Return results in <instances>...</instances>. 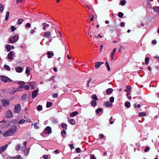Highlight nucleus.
<instances>
[{
    "label": "nucleus",
    "instance_id": "473e14b6",
    "mask_svg": "<svg viewBox=\"0 0 159 159\" xmlns=\"http://www.w3.org/2000/svg\"><path fill=\"white\" fill-rule=\"evenodd\" d=\"M149 58L147 57L145 58V62L146 65H148L149 63Z\"/></svg>",
    "mask_w": 159,
    "mask_h": 159
},
{
    "label": "nucleus",
    "instance_id": "4be33fe9",
    "mask_svg": "<svg viewBox=\"0 0 159 159\" xmlns=\"http://www.w3.org/2000/svg\"><path fill=\"white\" fill-rule=\"evenodd\" d=\"M96 101L95 100H92L90 103L91 105L93 107H95L97 105V103Z\"/></svg>",
    "mask_w": 159,
    "mask_h": 159
},
{
    "label": "nucleus",
    "instance_id": "4d7b16f0",
    "mask_svg": "<svg viewBox=\"0 0 159 159\" xmlns=\"http://www.w3.org/2000/svg\"><path fill=\"white\" fill-rule=\"evenodd\" d=\"M120 25L121 27H123L125 26V23L124 22H122L120 23Z\"/></svg>",
    "mask_w": 159,
    "mask_h": 159
},
{
    "label": "nucleus",
    "instance_id": "1a4fd4ad",
    "mask_svg": "<svg viewBox=\"0 0 159 159\" xmlns=\"http://www.w3.org/2000/svg\"><path fill=\"white\" fill-rule=\"evenodd\" d=\"M104 63L103 62L98 61L95 63V68L97 69L99 68Z\"/></svg>",
    "mask_w": 159,
    "mask_h": 159
},
{
    "label": "nucleus",
    "instance_id": "bf43d9fd",
    "mask_svg": "<svg viewBox=\"0 0 159 159\" xmlns=\"http://www.w3.org/2000/svg\"><path fill=\"white\" fill-rule=\"evenodd\" d=\"M69 146L70 147L71 149H74V148L73 144H70L69 145Z\"/></svg>",
    "mask_w": 159,
    "mask_h": 159
},
{
    "label": "nucleus",
    "instance_id": "72a5a7b5",
    "mask_svg": "<svg viewBox=\"0 0 159 159\" xmlns=\"http://www.w3.org/2000/svg\"><path fill=\"white\" fill-rule=\"evenodd\" d=\"M10 12L9 11H7L6 13V16L5 17V20L7 21L9 18Z\"/></svg>",
    "mask_w": 159,
    "mask_h": 159
},
{
    "label": "nucleus",
    "instance_id": "603ef678",
    "mask_svg": "<svg viewBox=\"0 0 159 159\" xmlns=\"http://www.w3.org/2000/svg\"><path fill=\"white\" fill-rule=\"evenodd\" d=\"M37 123H35L34 124V127L35 129H38L39 128V127L37 126Z\"/></svg>",
    "mask_w": 159,
    "mask_h": 159
},
{
    "label": "nucleus",
    "instance_id": "cd10ccee",
    "mask_svg": "<svg viewBox=\"0 0 159 159\" xmlns=\"http://www.w3.org/2000/svg\"><path fill=\"white\" fill-rule=\"evenodd\" d=\"M23 19H19L17 22V25H20L23 22Z\"/></svg>",
    "mask_w": 159,
    "mask_h": 159
},
{
    "label": "nucleus",
    "instance_id": "a211bd4d",
    "mask_svg": "<svg viewBox=\"0 0 159 159\" xmlns=\"http://www.w3.org/2000/svg\"><path fill=\"white\" fill-rule=\"evenodd\" d=\"M44 132L45 134H50V127H47L44 130Z\"/></svg>",
    "mask_w": 159,
    "mask_h": 159
},
{
    "label": "nucleus",
    "instance_id": "2f4dec72",
    "mask_svg": "<svg viewBox=\"0 0 159 159\" xmlns=\"http://www.w3.org/2000/svg\"><path fill=\"white\" fill-rule=\"evenodd\" d=\"M106 65L107 66V70H108L109 71H110V66L109 65V64L108 62V61H106Z\"/></svg>",
    "mask_w": 159,
    "mask_h": 159
},
{
    "label": "nucleus",
    "instance_id": "dca6fc26",
    "mask_svg": "<svg viewBox=\"0 0 159 159\" xmlns=\"http://www.w3.org/2000/svg\"><path fill=\"white\" fill-rule=\"evenodd\" d=\"M104 105L106 107H111L112 104L109 103V102H106L104 103Z\"/></svg>",
    "mask_w": 159,
    "mask_h": 159
},
{
    "label": "nucleus",
    "instance_id": "f704fd0d",
    "mask_svg": "<svg viewBox=\"0 0 159 159\" xmlns=\"http://www.w3.org/2000/svg\"><path fill=\"white\" fill-rule=\"evenodd\" d=\"M66 130H63L61 132L62 135L63 136V137L64 138L65 137V136L63 134H66Z\"/></svg>",
    "mask_w": 159,
    "mask_h": 159
},
{
    "label": "nucleus",
    "instance_id": "423d86ee",
    "mask_svg": "<svg viewBox=\"0 0 159 159\" xmlns=\"http://www.w3.org/2000/svg\"><path fill=\"white\" fill-rule=\"evenodd\" d=\"M130 89H131L130 86H127L126 87V89L125 90V92H126V93H127V94H126L127 97L128 98H131V96H128V95H129L130 94V92L129 91H130Z\"/></svg>",
    "mask_w": 159,
    "mask_h": 159
},
{
    "label": "nucleus",
    "instance_id": "c85d7f7f",
    "mask_svg": "<svg viewBox=\"0 0 159 159\" xmlns=\"http://www.w3.org/2000/svg\"><path fill=\"white\" fill-rule=\"evenodd\" d=\"M91 98L95 101H97L98 100V98L96 94L93 95L91 96Z\"/></svg>",
    "mask_w": 159,
    "mask_h": 159
},
{
    "label": "nucleus",
    "instance_id": "09e8293b",
    "mask_svg": "<svg viewBox=\"0 0 159 159\" xmlns=\"http://www.w3.org/2000/svg\"><path fill=\"white\" fill-rule=\"evenodd\" d=\"M58 96V94L57 93H55L53 94L52 95V96L53 98H57V97Z\"/></svg>",
    "mask_w": 159,
    "mask_h": 159
},
{
    "label": "nucleus",
    "instance_id": "052dcab7",
    "mask_svg": "<svg viewBox=\"0 0 159 159\" xmlns=\"http://www.w3.org/2000/svg\"><path fill=\"white\" fill-rule=\"evenodd\" d=\"M11 121L14 124H16L17 123V121L16 120H12Z\"/></svg>",
    "mask_w": 159,
    "mask_h": 159
},
{
    "label": "nucleus",
    "instance_id": "680f3d73",
    "mask_svg": "<svg viewBox=\"0 0 159 159\" xmlns=\"http://www.w3.org/2000/svg\"><path fill=\"white\" fill-rule=\"evenodd\" d=\"M25 89L26 90H28L30 89V87L29 85H26L25 86Z\"/></svg>",
    "mask_w": 159,
    "mask_h": 159
},
{
    "label": "nucleus",
    "instance_id": "79ce46f5",
    "mask_svg": "<svg viewBox=\"0 0 159 159\" xmlns=\"http://www.w3.org/2000/svg\"><path fill=\"white\" fill-rule=\"evenodd\" d=\"M110 102L111 103H112L114 102V98L113 97H111L110 98Z\"/></svg>",
    "mask_w": 159,
    "mask_h": 159
},
{
    "label": "nucleus",
    "instance_id": "e433bc0d",
    "mask_svg": "<svg viewBox=\"0 0 159 159\" xmlns=\"http://www.w3.org/2000/svg\"><path fill=\"white\" fill-rule=\"evenodd\" d=\"M6 48L7 49L8 52L10 51L11 49L10 46L8 44L6 45Z\"/></svg>",
    "mask_w": 159,
    "mask_h": 159
},
{
    "label": "nucleus",
    "instance_id": "f03ea898",
    "mask_svg": "<svg viewBox=\"0 0 159 159\" xmlns=\"http://www.w3.org/2000/svg\"><path fill=\"white\" fill-rule=\"evenodd\" d=\"M17 130V128L15 125H12L11 128L5 132L3 134V136L4 137H7L12 136L14 135Z\"/></svg>",
    "mask_w": 159,
    "mask_h": 159
},
{
    "label": "nucleus",
    "instance_id": "5fc2aeb1",
    "mask_svg": "<svg viewBox=\"0 0 159 159\" xmlns=\"http://www.w3.org/2000/svg\"><path fill=\"white\" fill-rule=\"evenodd\" d=\"M140 94V93L138 91H135L134 92V95L135 96H137V95H139Z\"/></svg>",
    "mask_w": 159,
    "mask_h": 159
},
{
    "label": "nucleus",
    "instance_id": "a19ab883",
    "mask_svg": "<svg viewBox=\"0 0 159 159\" xmlns=\"http://www.w3.org/2000/svg\"><path fill=\"white\" fill-rule=\"evenodd\" d=\"M28 84L30 85V86L33 85H35V83L34 82L31 81L30 82H29L27 83Z\"/></svg>",
    "mask_w": 159,
    "mask_h": 159
},
{
    "label": "nucleus",
    "instance_id": "39448f33",
    "mask_svg": "<svg viewBox=\"0 0 159 159\" xmlns=\"http://www.w3.org/2000/svg\"><path fill=\"white\" fill-rule=\"evenodd\" d=\"M1 102L4 107H7L9 104V101L7 99H2Z\"/></svg>",
    "mask_w": 159,
    "mask_h": 159
},
{
    "label": "nucleus",
    "instance_id": "338daca9",
    "mask_svg": "<svg viewBox=\"0 0 159 159\" xmlns=\"http://www.w3.org/2000/svg\"><path fill=\"white\" fill-rule=\"evenodd\" d=\"M46 107L47 108H49L50 107V102H48L46 105Z\"/></svg>",
    "mask_w": 159,
    "mask_h": 159
},
{
    "label": "nucleus",
    "instance_id": "13d9d810",
    "mask_svg": "<svg viewBox=\"0 0 159 159\" xmlns=\"http://www.w3.org/2000/svg\"><path fill=\"white\" fill-rule=\"evenodd\" d=\"M90 159H96L94 155L90 156Z\"/></svg>",
    "mask_w": 159,
    "mask_h": 159
},
{
    "label": "nucleus",
    "instance_id": "c9c22d12",
    "mask_svg": "<svg viewBox=\"0 0 159 159\" xmlns=\"http://www.w3.org/2000/svg\"><path fill=\"white\" fill-rule=\"evenodd\" d=\"M4 67L5 69L6 70H7L8 71H10V68L7 65H5L4 66Z\"/></svg>",
    "mask_w": 159,
    "mask_h": 159
},
{
    "label": "nucleus",
    "instance_id": "b1692460",
    "mask_svg": "<svg viewBox=\"0 0 159 159\" xmlns=\"http://www.w3.org/2000/svg\"><path fill=\"white\" fill-rule=\"evenodd\" d=\"M30 148H28L25 150L24 151V153L25 155L27 156L30 152Z\"/></svg>",
    "mask_w": 159,
    "mask_h": 159
},
{
    "label": "nucleus",
    "instance_id": "0e129e2a",
    "mask_svg": "<svg viewBox=\"0 0 159 159\" xmlns=\"http://www.w3.org/2000/svg\"><path fill=\"white\" fill-rule=\"evenodd\" d=\"M48 155H45L43 156V157L44 159H48Z\"/></svg>",
    "mask_w": 159,
    "mask_h": 159
},
{
    "label": "nucleus",
    "instance_id": "3c124183",
    "mask_svg": "<svg viewBox=\"0 0 159 159\" xmlns=\"http://www.w3.org/2000/svg\"><path fill=\"white\" fill-rule=\"evenodd\" d=\"M11 31L13 32L16 30V28H15L14 26H12L11 27Z\"/></svg>",
    "mask_w": 159,
    "mask_h": 159
},
{
    "label": "nucleus",
    "instance_id": "e2e57ef3",
    "mask_svg": "<svg viewBox=\"0 0 159 159\" xmlns=\"http://www.w3.org/2000/svg\"><path fill=\"white\" fill-rule=\"evenodd\" d=\"M26 27H30L31 26V24L30 23H27L25 25Z\"/></svg>",
    "mask_w": 159,
    "mask_h": 159
},
{
    "label": "nucleus",
    "instance_id": "a18cd8bd",
    "mask_svg": "<svg viewBox=\"0 0 159 159\" xmlns=\"http://www.w3.org/2000/svg\"><path fill=\"white\" fill-rule=\"evenodd\" d=\"M25 122V120L24 119L21 120L20 121H19L18 122L19 124H23Z\"/></svg>",
    "mask_w": 159,
    "mask_h": 159
},
{
    "label": "nucleus",
    "instance_id": "412c9836",
    "mask_svg": "<svg viewBox=\"0 0 159 159\" xmlns=\"http://www.w3.org/2000/svg\"><path fill=\"white\" fill-rule=\"evenodd\" d=\"M69 122L71 125H73L75 123V121L73 119L68 118Z\"/></svg>",
    "mask_w": 159,
    "mask_h": 159
},
{
    "label": "nucleus",
    "instance_id": "69168bd1",
    "mask_svg": "<svg viewBox=\"0 0 159 159\" xmlns=\"http://www.w3.org/2000/svg\"><path fill=\"white\" fill-rule=\"evenodd\" d=\"M152 43L153 44H155L157 43V41L155 40H153L152 41Z\"/></svg>",
    "mask_w": 159,
    "mask_h": 159
},
{
    "label": "nucleus",
    "instance_id": "774afa93",
    "mask_svg": "<svg viewBox=\"0 0 159 159\" xmlns=\"http://www.w3.org/2000/svg\"><path fill=\"white\" fill-rule=\"evenodd\" d=\"M43 29L45 30V28H46V25H46V23H43Z\"/></svg>",
    "mask_w": 159,
    "mask_h": 159
},
{
    "label": "nucleus",
    "instance_id": "864d4df0",
    "mask_svg": "<svg viewBox=\"0 0 159 159\" xmlns=\"http://www.w3.org/2000/svg\"><path fill=\"white\" fill-rule=\"evenodd\" d=\"M76 151L77 153H80V152L81 149L80 148H77L76 149Z\"/></svg>",
    "mask_w": 159,
    "mask_h": 159
},
{
    "label": "nucleus",
    "instance_id": "2eb2a0df",
    "mask_svg": "<svg viewBox=\"0 0 159 159\" xmlns=\"http://www.w3.org/2000/svg\"><path fill=\"white\" fill-rule=\"evenodd\" d=\"M113 91V90L112 88H109L106 90V94L107 95H109Z\"/></svg>",
    "mask_w": 159,
    "mask_h": 159
},
{
    "label": "nucleus",
    "instance_id": "58836bf2",
    "mask_svg": "<svg viewBox=\"0 0 159 159\" xmlns=\"http://www.w3.org/2000/svg\"><path fill=\"white\" fill-rule=\"evenodd\" d=\"M42 106L41 105H39L37 107V109L39 111H40L42 109Z\"/></svg>",
    "mask_w": 159,
    "mask_h": 159
},
{
    "label": "nucleus",
    "instance_id": "37998d69",
    "mask_svg": "<svg viewBox=\"0 0 159 159\" xmlns=\"http://www.w3.org/2000/svg\"><path fill=\"white\" fill-rule=\"evenodd\" d=\"M150 150V148L149 147L147 146L145 148L144 150L145 152H148Z\"/></svg>",
    "mask_w": 159,
    "mask_h": 159
},
{
    "label": "nucleus",
    "instance_id": "6e6d98bb",
    "mask_svg": "<svg viewBox=\"0 0 159 159\" xmlns=\"http://www.w3.org/2000/svg\"><path fill=\"white\" fill-rule=\"evenodd\" d=\"M3 8L2 5L1 4H0V11H3Z\"/></svg>",
    "mask_w": 159,
    "mask_h": 159
},
{
    "label": "nucleus",
    "instance_id": "f257e3e1",
    "mask_svg": "<svg viewBox=\"0 0 159 159\" xmlns=\"http://www.w3.org/2000/svg\"><path fill=\"white\" fill-rule=\"evenodd\" d=\"M51 23L53 25L51 26V27L53 29V30H51V32H50V37H53L51 39H50V42H51L52 43H54L55 42V40L57 39V38H56V36L57 37V33L55 29L56 27L55 23H54L53 22L52 23V22Z\"/></svg>",
    "mask_w": 159,
    "mask_h": 159
},
{
    "label": "nucleus",
    "instance_id": "7ed1b4c3",
    "mask_svg": "<svg viewBox=\"0 0 159 159\" xmlns=\"http://www.w3.org/2000/svg\"><path fill=\"white\" fill-rule=\"evenodd\" d=\"M19 38L18 35L16 34L14 36L11 37L9 39V41L11 43H13L16 42Z\"/></svg>",
    "mask_w": 159,
    "mask_h": 159
},
{
    "label": "nucleus",
    "instance_id": "ddd939ff",
    "mask_svg": "<svg viewBox=\"0 0 159 159\" xmlns=\"http://www.w3.org/2000/svg\"><path fill=\"white\" fill-rule=\"evenodd\" d=\"M116 48H114L113 49L112 52L111 53V61H112L113 60V56L114 54L116 52Z\"/></svg>",
    "mask_w": 159,
    "mask_h": 159
},
{
    "label": "nucleus",
    "instance_id": "7c9ffc66",
    "mask_svg": "<svg viewBox=\"0 0 159 159\" xmlns=\"http://www.w3.org/2000/svg\"><path fill=\"white\" fill-rule=\"evenodd\" d=\"M139 115L140 117L144 116H146V113L144 112H139Z\"/></svg>",
    "mask_w": 159,
    "mask_h": 159
},
{
    "label": "nucleus",
    "instance_id": "49530a36",
    "mask_svg": "<svg viewBox=\"0 0 159 159\" xmlns=\"http://www.w3.org/2000/svg\"><path fill=\"white\" fill-rule=\"evenodd\" d=\"M125 0H122L120 1V4L122 6H123L125 4Z\"/></svg>",
    "mask_w": 159,
    "mask_h": 159
},
{
    "label": "nucleus",
    "instance_id": "f3484780",
    "mask_svg": "<svg viewBox=\"0 0 159 159\" xmlns=\"http://www.w3.org/2000/svg\"><path fill=\"white\" fill-rule=\"evenodd\" d=\"M1 79L2 81L5 83L7 82V79H8V77L4 76H2L1 77Z\"/></svg>",
    "mask_w": 159,
    "mask_h": 159
},
{
    "label": "nucleus",
    "instance_id": "5701e85b",
    "mask_svg": "<svg viewBox=\"0 0 159 159\" xmlns=\"http://www.w3.org/2000/svg\"><path fill=\"white\" fill-rule=\"evenodd\" d=\"M23 70L22 68L20 67H19L16 68V70L17 72L18 73H21Z\"/></svg>",
    "mask_w": 159,
    "mask_h": 159
},
{
    "label": "nucleus",
    "instance_id": "f8f14e48",
    "mask_svg": "<svg viewBox=\"0 0 159 159\" xmlns=\"http://www.w3.org/2000/svg\"><path fill=\"white\" fill-rule=\"evenodd\" d=\"M25 82L23 81H19L18 82V84L20 85L19 88L20 89H22L25 87Z\"/></svg>",
    "mask_w": 159,
    "mask_h": 159
},
{
    "label": "nucleus",
    "instance_id": "aec40b11",
    "mask_svg": "<svg viewBox=\"0 0 159 159\" xmlns=\"http://www.w3.org/2000/svg\"><path fill=\"white\" fill-rule=\"evenodd\" d=\"M78 114V112L77 111H75L71 113L70 116L71 117H74Z\"/></svg>",
    "mask_w": 159,
    "mask_h": 159
},
{
    "label": "nucleus",
    "instance_id": "4c0bfd02",
    "mask_svg": "<svg viewBox=\"0 0 159 159\" xmlns=\"http://www.w3.org/2000/svg\"><path fill=\"white\" fill-rule=\"evenodd\" d=\"M130 106V103L129 102H126L125 104V106L126 107H129Z\"/></svg>",
    "mask_w": 159,
    "mask_h": 159
},
{
    "label": "nucleus",
    "instance_id": "c03bdc74",
    "mask_svg": "<svg viewBox=\"0 0 159 159\" xmlns=\"http://www.w3.org/2000/svg\"><path fill=\"white\" fill-rule=\"evenodd\" d=\"M123 16V13L121 12H120L118 14V16L120 18H122Z\"/></svg>",
    "mask_w": 159,
    "mask_h": 159
},
{
    "label": "nucleus",
    "instance_id": "20e7f679",
    "mask_svg": "<svg viewBox=\"0 0 159 159\" xmlns=\"http://www.w3.org/2000/svg\"><path fill=\"white\" fill-rule=\"evenodd\" d=\"M15 112L16 113H19L21 111L20 105V104H18L15 106Z\"/></svg>",
    "mask_w": 159,
    "mask_h": 159
},
{
    "label": "nucleus",
    "instance_id": "0eeeda50",
    "mask_svg": "<svg viewBox=\"0 0 159 159\" xmlns=\"http://www.w3.org/2000/svg\"><path fill=\"white\" fill-rule=\"evenodd\" d=\"M5 116L8 118H11L13 117L12 113L10 110H7L6 111Z\"/></svg>",
    "mask_w": 159,
    "mask_h": 159
},
{
    "label": "nucleus",
    "instance_id": "6ab92c4d",
    "mask_svg": "<svg viewBox=\"0 0 159 159\" xmlns=\"http://www.w3.org/2000/svg\"><path fill=\"white\" fill-rule=\"evenodd\" d=\"M61 127L63 128V130H67V125L65 123H62L61 124Z\"/></svg>",
    "mask_w": 159,
    "mask_h": 159
},
{
    "label": "nucleus",
    "instance_id": "ea45409f",
    "mask_svg": "<svg viewBox=\"0 0 159 159\" xmlns=\"http://www.w3.org/2000/svg\"><path fill=\"white\" fill-rule=\"evenodd\" d=\"M50 34L48 32H46L44 33V36L45 37L48 38L49 37Z\"/></svg>",
    "mask_w": 159,
    "mask_h": 159
},
{
    "label": "nucleus",
    "instance_id": "de8ad7c7",
    "mask_svg": "<svg viewBox=\"0 0 159 159\" xmlns=\"http://www.w3.org/2000/svg\"><path fill=\"white\" fill-rule=\"evenodd\" d=\"M134 107L135 108H140L141 107V106L139 104H135L134 105Z\"/></svg>",
    "mask_w": 159,
    "mask_h": 159
},
{
    "label": "nucleus",
    "instance_id": "bb28decb",
    "mask_svg": "<svg viewBox=\"0 0 159 159\" xmlns=\"http://www.w3.org/2000/svg\"><path fill=\"white\" fill-rule=\"evenodd\" d=\"M30 68L29 67H27L26 69L25 73L29 75L30 74Z\"/></svg>",
    "mask_w": 159,
    "mask_h": 159
},
{
    "label": "nucleus",
    "instance_id": "9d476101",
    "mask_svg": "<svg viewBox=\"0 0 159 159\" xmlns=\"http://www.w3.org/2000/svg\"><path fill=\"white\" fill-rule=\"evenodd\" d=\"M38 91H39L36 89L34 90L32 92V98H34L37 96Z\"/></svg>",
    "mask_w": 159,
    "mask_h": 159
},
{
    "label": "nucleus",
    "instance_id": "8fccbe9b",
    "mask_svg": "<svg viewBox=\"0 0 159 159\" xmlns=\"http://www.w3.org/2000/svg\"><path fill=\"white\" fill-rule=\"evenodd\" d=\"M104 136L102 134H99V137L101 139H102L104 138Z\"/></svg>",
    "mask_w": 159,
    "mask_h": 159
},
{
    "label": "nucleus",
    "instance_id": "9b49d317",
    "mask_svg": "<svg viewBox=\"0 0 159 159\" xmlns=\"http://www.w3.org/2000/svg\"><path fill=\"white\" fill-rule=\"evenodd\" d=\"M8 146L7 144H6L4 146L0 147V153L3 152L7 148Z\"/></svg>",
    "mask_w": 159,
    "mask_h": 159
},
{
    "label": "nucleus",
    "instance_id": "393cba45",
    "mask_svg": "<svg viewBox=\"0 0 159 159\" xmlns=\"http://www.w3.org/2000/svg\"><path fill=\"white\" fill-rule=\"evenodd\" d=\"M153 9L156 12H159V6H155L153 7Z\"/></svg>",
    "mask_w": 159,
    "mask_h": 159
},
{
    "label": "nucleus",
    "instance_id": "4468645a",
    "mask_svg": "<svg viewBox=\"0 0 159 159\" xmlns=\"http://www.w3.org/2000/svg\"><path fill=\"white\" fill-rule=\"evenodd\" d=\"M10 159H23V158L21 156L17 155L15 157H11Z\"/></svg>",
    "mask_w": 159,
    "mask_h": 159
},
{
    "label": "nucleus",
    "instance_id": "c756f323",
    "mask_svg": "<svg viewBox=\"0 0 159 159\" xmlns=\"http://www.w3.org/2000/svg\"><path fill=\"white\" fill-rule=\"evenodd\" d=\"M103 111V109L101 108H98L96 110V113L97 114H99Z\"/></svg>",
    "mask_w": 159,
    "mask_h": 159
},
{
    "label": "nucleus",
    "instance_id": "6e6552de",
    "mask_svg": "<svg viewBox=\"0 0 159 159\" xmlns=\"http://www.w3.org/2000/svg\"><path fill=\"white\" fill-rule=\"evenodd\" d=\"M14 52L13 51L10 52L8 55L7 57L11 61L14 58L13 56H14Z\"/></svg>",
    "mask_w": 159,
    "mask_h": 159
},
{
    "label": "nucleus",
    "instance_id": "a878e982",
    "mask_svg": "<svg viewBox=\"0 0 159 159\" xmlns=\"http://www.w3.org/2000/svg\"><path fill=\"white\" fill-rule=\"evenodd\" d=\"M21 148V145L20 144H18L16 147V149L17 151H19L20 149Z\"/></svg>",
    "mask_w": 159,
    "mask_h": 159
}]
</instances>
